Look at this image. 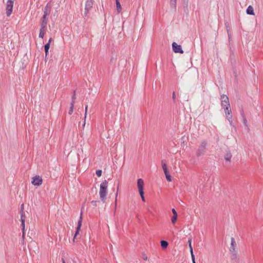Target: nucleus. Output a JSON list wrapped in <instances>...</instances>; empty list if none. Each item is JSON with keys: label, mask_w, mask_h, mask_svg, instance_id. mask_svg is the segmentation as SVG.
Segmentation results:
<instances>
[{"label": "nucleus", "mask_w": 263, "mask_h": 263, "mask_svg": "<svg viewBox=\"0 0 263 263\" xmlns=\"http://www.w3.org/2000/svg\"><path fill=\"white\" fill-rule=\"evenodd\" d=\"M108 182L105 180L100 184L99 195L101 200L105 202L107 194Z\"/></svg>", "instance_id": "1"}, {"label": "nucleus", "mask_w": 263, "mask_h": 263, "mask_svg": "<svg viewBox=\"0 0 263 263\" xmlns=\"http://www.w3.org/2000/svg\"><path fill=\"white\" fill-rule=\"evenodd\" d=\"M137 186L139 194L143 201L145 202V198L144 196L143 186L144 181L142 179H139L137 181Z\"/></svg>", "instance_id": "2"}, {"label": "nucleus", "mask_w": 263, "mask_h": 263, "mask_svg": "<svg viewBox=\"0 0 263 263\" xmlns=\"http://www.w3.org/2000/svg\"><path fill=\"white\" fill-rule=\"evenodd\" d=\"M206 144L207 143L205 141H203L201 142L200 145L198 147L196 152V156L197 157H200L205 154L206 152Z\"/></svg>", "instance_id": "3"}, {"label": "nucleus", "mask_w": 263, "mask_h": 263, "mask_svg": "<svg viewBox=\"0 0 263 263\" xmlns=\"http://www.w3.org/2000/svg\"><path fill=\"white\" fill-rule=\"evenodd\" d=\"M13 8V1L8 0L6 6V14L7 16H10L12 14Z\"/></svg>", "instance_id": "4"}, {"label": "nucleus", "mask_w": 263, "mask_h": 263, "mask_svg": "<svg viewBox=\"0 0 263 263\" xmlns=\"http://www.w3.org/2000/svg\"><path fill=\"white\" fill-rule=\"evenodd\" d=\"M43 183L42 177L39 175H36L32 178L31 183L35 186H40Z\"/></svg>", "instance_id": "5"}, {"label": "nucleus", "mask_w": 263, "mask_h": 263, "mask_svg": "<svg viewBox=\"0 0 263 263\" xmlns=\"http://www.w3.org/2000/svg\"><path fill=\"white\" fill-rule=\"evenodd\" d=\"M82 210H81V212H80V220L78 221V226H77V230H76V233L74 234V237H73V241L74 242L76 241L77 235L79 234V231L81 230V219H82Z\"/></svg>", "instance_id": "6"}, {"label": "nucleus", "mask_w": 263, "mask_h": 263, "mask_svg": "<svg viewBox=\"0 0 263 263\" xmlns=\"http://www.w3.org/2000/svg\"><path fill=\"white\" fill-rule=\"evenodd\" d=\"M221 106L224 107L230 106L229 98L225 95L221 96Z\"/></svg>", "instance_id": "7"}, {"label": "nucleus", "mask_w": 263, "mask_h": 263, "mask_svg": "<svg viewBox=\"0 0 263 263\" xmlns=\"http://www.w3.org/2000/svg\"><path fill=\"white\" fill-rule=\"evenodd\" d=\"M173 50L175 53H183V51L182 49L181 45H178L176 42H173L172 44Z\"/></svg>", "instance_id": "8"}, {"label": "nucleus", "mask_w": 263, "mask_h": 263, "mask_svg": "<svg viewBox=\"0 0 263 263\" xmlns=\"http://www.w3.org/2000/svg\"><path fill=\"white\" fill-rule=\"evenodd\" d=\"M93 5V0H86L85 13L86 14L92 8Z\"/></svg>", "instance_id": "9"}, {"label": "nucleus", "mask_w": 263, "mask_h": 263, "mask_svg": "<svg viewBox=\"0 0 263 263\" xmlns=\"http://www.w3.org/2000/svg\"><path fill=\"white\" fill-rule=\"evenodd\" d=\"M231 243L230 251L232 252H236V243L234 238L231 239Z\"/></svg>", "instance_id": "10"}, {"label": "nucleus", "mask_w": 263, "mask_h": 263, "mask_svg": "<svg viewBox=\"0 0 263 263\" xmlns=\"http://www.w3.org/2000/svg\"><path fill=\"white\" fill-rule=\"evenodd\" d=\"M161 165L162 170L164 173L168 172L166 162L165 160H162L161 161Z\"/></svg>", "instance_id": "11"}, {"label": "nucleus", "mask_w": 263, "mask_h": 263, "mask_svg": "<svg viewBox=\"0 0 263 263\" xmlns=\"http://www.w3.org/2000/svg\"><path fill=\"white\" fill-rule=\"evenodd\" d=\"M224 109L226 116L228 117V120L230 121V119H231V117H228V115H230L231 113V109L230 108V106L224 107Z\"/></svg>", "instance_id": "12"}, {"label": "nucleus", "mask_w": 263, "mask_h": 263, "mask_svg": "<svg viewBox=\"0 0 263 263\" xmlns=\"http://www.w3.org/2000/svg\"><path fill=\"white\" fill-rule=\"evenodd\" d=\"M247 13L249 15H254L255 13L254 12V9L252 6H249L247 9Z\"/></svg>", "instance_id": "13"}, {"label": "nucleus", "mask_w": 263, "mask_h": 263, "mask_svg": "<svg viewBox=\"0 0 263 263\" xmlns=\"http://www.w3.org/2000/svg\"><path fill=\"white\" fill-rule=\"evenodd\" d=\"M46 31V28H43L41 27L39 33V37L43 39L45 34Z\"/></svg>", "instance_id": "14"}, {"label": "nucleus", "mask_w": 263, "mask_h": 263, "mask_svg": "<svg viewBox=\"0 0 263 263\" xmlns=\"http://www.w3.org/2000/svg\"><path fill=\"white\" fill-rule=\"evenodd\" d=\"M232 156V155L231 153L230 152V151H228L224 156V159L227 161H230Z\"/></svg>", "instance_id": "15"}, {"label": "nucleus", "mask_w": 263, "mask_h": 263, "mask_svg": "<svg viewBox=\"0 0 263 263\" xmlns=\"http://www.w3.org/2000/svg\"><path fill=\"white\" fill-rule=\"evenodd\" d=\"M48 22V18L43 17L42 18L41 27L43 28H46L47 24Z\"/></svg>", "instance_id": "16"}, {"label": "nucleus", "mask_w": 263, "mask_h": 263, "mask_svg": "<svg viewBox=\"0 0 263 263\" xmlns=\"http://www.w3.org/2000/svg\"><path fill=\"white\" fill-rule=\"evenodd\" d=\"M191 242H192V238H189V239L188 240V243H189V248H190L191 255V256H192V254H193V248H192V246L191 245Z\"/></svg>", "instance_id": "17"}, {"label": "nucleus", "mask_w": 263, "mask_h": 263, "mask_svg": "<svg viewBox=\"0 0 263 263\" xmlns=\"http://www.w3.org/2000/svg\"><path fill=\"white\" fill-rule=\"evenodd\" d=\"M168 243L166 241L162 240L161 241V246L162 248H163V249L166 248L168 246Z\"/></svg>", "instance_id": "18"}, {"label": "nucleus", "mask_w": 263, "mask_h": 263, "mask_svg": "<svg viewBox=\"0 0 263 263\" xmlns=\"http://www.w3.org/2000/svg\"><path fill=\"white\" fill-rule=\"evenodd\" d=\"M44 48H45L46 57H47L48 54V51H49V48H50L49 43H47L45 45Z\"/></svg>", "instance_id": "19"}, {"label": "nucleus", "mask_w": 263, "mask_h": 263, "mask_svg": "<svg viewBox=\"0 0 263 263\" xmlns=\"http://www.w3.org/2000/svg\"><path fill=\"white\" fill-rule=\"evenodd\" d=\"M21 225H22V229H23V231H24V230H25V219L24 218V216L23 215H21Z\"/></svg>", "instance_id": "20"}, {"label": "nucleus", "mask_w": 263, "mask_h": 263, "mask_svg": "<svg viewBox=\"0 0 263 263\" xmlns=\"http://www.w3.org/2000/svg\"><path fill=\"white\" fill-rule=\"evenodd\" d=\"M116 3V7H117V10L118 11V12H120L121 11V4L119 2V1H117V3Z\"/></svg>", "instance_id": "21"}, {"label": "nucleus", "mask_w": 263, "mask_h": 263, "mask_svg": "<svg viewBox=\"0 0 263 263\" xmlns=\"http://www.w3.org/2000/svg\"><path fill=\"white\" fill-rule=\"evenodd\" d=\"M166 178L168 181H172V178L171 175L169 174L168 172L164 173Z\"/></svg>", "instance_id": "22"}, {"label": "nucleus", "mask_w": 263, "mask_h": 263, "mask_svg": "<svg viewBox=\"0 0 263 263\" xmlns=\"http://www.w3.org/2000/svg\"><path fill=\"white\" fill-rule=\"evenodd\" d=\"M177 0H171L170 3L171 7H176Z\"/></svg>", "instance_id": "23"}, {"label": "nucleus", "mask_w": 263, "mask_h": 263, "mask_svg": "<svg viewBox=\"0 0 263 263\" xmlns=\"http://www.w3.org/2000/svg\"><path fill=\"white\" fill-rule=\"evenodd\" d=\"M177 219V215H173V216L172 218L171 221L174 224L176 223Z\"/></svg>", "instance_id": "24"}, {"label": "nucleus", "mask_w": 263, "mask_h": 263, "mask_svg": "<svg viewBox=\"0 0 263 263\" xmlns=\"http://www.w3.org/2000/svg\"><path fill=\"white\" fill-rule=\"evenodd\" d=\"M73 111V103H72L71 104L70 109L69 110V112H68L69 114L71 115Z\"/></svg>", "instance_id": "25"}, {"label": "nucleus", "mask_w": 263, "mask_h": 263, "mask_svg": "<svg viewBox=\"0 0 263 263\" xmlns=\"http://www.w3.org/2000/svg\"><path fill=\"white\" fill-rule=\"evenodd\" d=\"M96 174L97 176H98L99 177H101L102 175V170H97Z\"/></svg>", "instance_id": "26"}, {"label": "nucleus", "mask_w": 263, "mask_h": 263, "mask_svg": "<svg viewBox=\"0 0 263 263\" xmlns=\"http://www.w3.org/2000/svg\"><path fill=\"white\" fill-rule=\"evenodd\" d=\"M49 13L48 12V11L47 9H46L44 12V15H43V17H45V18H47V16L48 15Z\"/></svg>", "instance_id": "27"}, {"label": "nucleus", "mask_w": 263, "mask_h": 263, "mask_svg": "<svg viewBox=\"0 0 263 263\" xmlns=\"http://www.w3.org/2000/svg\"><path fill=\"white\" fill-rule=\"evenodd\" d=\"M142 258L144 260H146L147 259V255L144 254V253H143L142 254V256H141Z\"/></svg>", "instance_id": "28"}, {"label": "nucleus", "mask_w": 263, "mask_h": 263, "mask_svg": "<svg viewBox=\"0 0 263 263\" xmlns=\"http://www.w3.org/2000/svg\"><path fill=\"white\" fill-rule=\"evenodd\" d=\"M172 98H173V100L174 102H175V101H176V95H175V92L174 91L173 92V94H172Z\"/></svg>", "instance_id": "29"}, {"label": "nucleus", "mask_w": 263, "mask_h": 263, "mask_svg": "<svg viewBox=\"0 0 263 263\" xmlns=\"http://www.w3.org/2000/svg\"><path fill=\"white\" fill-rule=\"evenodd\" d=\"M191 257H192V260L193 263H196L194 255L192 254V256H191Z\"/></svg>", "instance_id": "30"}, {"label": "nucleus", "mask_w": 263, "mask_h": 263, "mask_svg": "<svg viewBox=\"0 0 263 263\" xmlns=\"http://www.w3.org/2000/svg\"><path fill=\"white\" fill-rule=\"evenodd\" d=\"M87 110H88V106L87 105L85 107V120L86 118V115H87Z\"/></svg>", "instance_id": "31"}, {"label": "nucleus", "mask_w": 263, "mask_h": 263, "mask_svg": "<svg viewBox=\"0 0 263 263\" xmlns=\"http://www.w3.org/2000/svg\"><path fill=\"white\" fill-rule=\"evenodd\" d=\"M172 211L173 215H177V212L176 211V210L174 209H173Z\"/></svg>", "instance_id": "32"}, {"label": "nucleus", "mask_w": 263, "mask_h": 263, "mask_svg": "<svg viewBox=\"0 0 263 263\" xmlns=\"http://www.w3.org/2000/svg\"><path fill=\"white\" fill-rule=\"evenodd\" d=\"M52 41V38H50L49 41H48V42L47 43H49V45H50V43Z\"/></svg>", "instance_id": "33"}, {"label": "nucleus", "mask_w": 263, "mask_h": 263, "mask_svg": "<svg viewBox=\"0 0 263 263\" xmlns=\"http://www.w3.org/2000/svg\"><path fill=\"white\" fill-rule=\"evenodd\" d=\"M114 58H112L111 59V60H110V62L113 63V62H114Z\"/></svg>", "instance_id": "34"}, {"label": "nucleus", "mask_w": 263, "mask_h": 263, "mask_svg": "<svg viewBox=\"0 0 263 263\" xmlns=\"http://www.w3.org/2000/svg\"><path fill=\"white\" fill-rule=\"evenodd\" d=\"M243 122H244V123H245V124H246V123H247V120H246V119H244V120H243Z\"/></svg>", "instance_id": "35"}, {"label": "nucleus", "mask_w": 263, "mask_h": 263, "mask_svg": "<svg viewBox=\"0 0 263 263\" xmlns=\"http://www.w3.org/2000/svg\"><path fill=\"white\" fill-rule=\"evenodd\" d=\"M186 2V6L187 7V3H188V1L189 0H185Z\"/></svg>", "instance_id": "36"}, {"label": "nucleus", "mask_w": 263, "mask_h": 263, "mask_svg": "<svg viewBox=\"0 0 263 263\" xmlns=\"http://www.w3.org/2000/svg\"><path fill=\"white\" fill-rule=\"evenodd\" d=\"M85 125V121H84V122L83 123V128L84 127Z\"/></svg>", "instance_id": "37"}, {"label": "nucleus", "mask_w": 263, "mask_h": 263, "mask_svg": "<svg viewBox=\"0 0 263 263\" xmlns=\"http://www.w3.org/2000/svg\"><path fill=\"white\" fill-rule=\"evenodd\" d=\"M147 210L149 212H151V210L149 208L147 209Z\"/></svg>", "instance_id": "38"}, {"label": "nucleus", "mask_w": 263, "mask_h": 263, "mask_svg": "<svg viewBox=\"0 0 263 263\" xmlns=\"http://www.w3.org/2000/svg\"><path fill=\"white\" fill-rule=\"evenodd\" d=\"M117 196H118V194L117 193L116 195V201L117 200Z\"/></svg>", "instance_id": "39"}, {"label": "nucleus", "mask_w": 263, "mask_h": 263, "mask_svg": "<svg viewBox=\"0 0 263 263\" xmlns=\"http://www.w3.org/2000/svg\"><path fill=\"white\" fill-rule=\"evenodd\" d=\"M62 262L63 263H65V260L63 258H62Z\"/></svg>", "instance_id": "40"}, {"label": "nucleus", "mask_w": 263, "mask_h": 263, "mask_svg": "<svg viewBox=\"0 0 263 263\" xmlns=\"http://www.w3.org/2000/svg\"><path fill=\"white\" fill-rule=\"evenodd\" d=\"M117 1H119V0H116V3H117Z\"/></svg>", "instance_id": "41"}]
</instances>
